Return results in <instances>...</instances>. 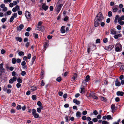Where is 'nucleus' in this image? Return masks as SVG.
<instances>
[{
  "label": "nucleus",
  "mask_w": 124,
  "mask_h": 124,
  "mask_svg": "<svg viewBox=\"0 0 124 124\" xmlns=\"http://www.w3.org/2000/svg\"><path fill=\"white\" fill-rule=\"evenodd\" d=\"M42 22L41 21L39 22L37 25V30L42 31H44L45 30L44 27L42 25Z\"/></svg>",
  "instance_id": "f257e3e1"
},
{
  "label": "nucleus",
  "mask_w": 124,
  "mask_h": 124,
  "mask_svg": "<svg viewBox=\"0 0 124 124\" xmlns=\"http://www.w3.org/2000/svg\"><path fill=\"white\" fill-rule=\"evenodd\" d=\"M122 46L119 43H118L116 44L115 47V50L117 52H119L121 51Z\"/></svg>",
  "instance_id": "f03ea898"
},
{
  "label": "nucleus",
  "mask_w": 124,
  "mask_h": 124,
  "mask_svg": "<svg viewBox=\"0 0 124 124\" xmlns=\"http://www.w3.org/2000/svg\"><path fill=\"white\" fill-rule=\"evenodd\" d=\"M102 20L99 19L98 18L96 17L95 19V21L94 22V26L95 27H97L98 26L100 23L101 22Z\"/></svg>",
  "instance_id": "7ed1b4c3"
},
{
  "label": "nucleus",
  "mask_w": 124,
  "mask_h": 124,
  "mask_svg": "<svg viewBox=\"0 0 124 124\" xmlns=\"http://www.w3.org/2000/svg\"><path fill=\"white\" fill-rule=\"evenodd\" d=\"M96 46L93 44H91L89 47H88L87 50V52L89 53L91 50H94L96 48Z\"/></svg>",
  "instance_id": "20e7f679"
},
{
  "label": "nucleus",
  "mask_w": 124,
  "mask_h": 124,
  "mask_svg": "<svg viewBox=\"0 0 124 124\" xmlns=\"http://www.w3.org/2000/svg\"><path fill=\"white\" fill-rule=\"evenodd\" d=\"M25 16L28 20H30L31 18V16L30 13L29 12L26 11H25Z\"/></svg>",
  "instance_id": "39448f33"
},
{
  "label": "nucleus",
  "mask_w": 124,
  "mask_h": 124,
  "mask_svg": "<svg viewBox=\"0 0 124 124\" xmlns=\"http://www.w3.org/2000/svg\"><path fill=\"white\" fill-rule=\"evenodd\" d=\"M32 114L34 116V117L35 118H38L39 117V114L36 113V110L33 109L32 110Z\"/></svg>",
  "instance_id": "423d86ee"
},
{
  "label": "nucleus",
  "mask_w": 124,
  "mask_h": 124,
  "mask_svg": "<svg viewBox=\"0 0 124 124\" xmlns=\"http://www.w3.org/2000/svg\"><path fill=\"white\" fill-rule=\"evenodd\" d=\"M89 96L93 98L94 99L96 100L98 99V98L95 95V93H91L90 94Z\"/></svg>",
  "instance_id": "0eeeda50"
},
{
  "label": "nucleus",
  "mask_w": 124,
  "mask_h": 124,
  "mask_svg": "<svg viewBox=\"0 0 124 124\" xmlns=\"http://www.w3.org/2000/svg\"><path fill=\"white\" fill-rule=\"evenodd\" d=\"M96 17L98 18L99 19L101 20L103 19L102 13L101 12L99 13Z\"/></svg>",
  "instance_id": "6e6552de"
},
{
  "label": "nucleus",
  "mask_w": 124,
  "mask_h": 124,
  "mask_svg": "<svg viewBox=\"0 0 124 124\" xmlns=\"http://www.w3.org/2000/svg\"><path fill=\"white\" fill-rule=\"evenodd\" d=\"M3 64L1 63L0 64V73L4 71L5 69L3 67Z\"/></svg>",
  "instance_id": "1a4fd4ad"
},
{
  "label": "nucleus",
  "mask_w": 124,
  "mask_h": 124,
  "mask_svg": "<svg viewBox=\"0 0 124 124\" xmlns=\"http://www.w3.org/2000/svg\"><path fill=\"white\" fill-rule=\"evenodd\" d=\"M63 6L62 4H60L59 5H58L56 7V10L58 12H59L61 10V8Z\"/></svg>",
  "instance_id": "9d476101"
},
{
  "label": "nucleus",
  "mask_w": 124,
  "mask_h": 124,
  "mask_svg": "<svg viewBox=\"0 0 124 124\" xmlns=\"http://www.w3.org/2000/svg\"><path fill=\"white\" fill-rule=\"evenodd\" d=\"M19 10V6L18 5H16L15 8H13L12 10L13 12H15L17 10Z\"/></svg>",
  "instance_id": "9b49d317"
},
{
  "label": "nucleus",
  "mask_w": 124,
  "mask_h": 124,
  "mask_svg": "<svg viewBox=\"0 0 124 124\" xmlns=\"http://www.w3.org/2000/svg\"><path fill=\"white\" fill-rule=\"evenodd\" d=\"M124 94V93L123 92L118 91L116 92V95L118 96H122Z\"/></svg>",
  "instance_id": "f8f14e48"
},
{
  "label": "nucleus",
  "mask_w": 124,
  "mask_h": 124,
  "mask_svg": "<svg viewBox=\"0 0 124 124\" xmlns=\"http://www.w3.org/2000/svg\"><path fill=\"white\" fill-rule=\"evenodd\" d=\"M42 8L44 10H46L48 8V7L47 6H46L45 3H43Z\"/></svg>",
  "instance_id": "ddd939ff"
},
{
  "label": "nucleus",
  "mask_w": 124,
  "mask_h": 124,
  "mask_svg": "<svg viewBox=\"0 0 124 124\" xmlns=\"http://www.w3.org/2000/svg\"><path fill=\"white\" fill-rule=\"evenodd\" d=\"M115 85L116 86H120L121 84L120 82L116 79L115 82Z\"/></svg>",
  "instance_id": "4468645a"
},
{
  "label": "nucleus",
  "mask_w": 124,
  "mask_h": 124,
  "mask_svg": "<svg viewBox=\"0 0 124 124\" xmlns=\"http://www.w3.org/2000/svg\"><path fill=\"white\" fill-rule=\"evenodd\" d=\"M110 31L111 34L112 35H115L116 34V31L113 28L111 29Z\"/></svg>",
  "instance_id": "2eb2a0df"
},
{
  "label": "nucleus",
  "mask_w": 124,
  "mask_h": 124,
  "mask_svg": "<svg viewBox=\"0 0 124 124\" xmlns=\"http://www.w3.org/2000/svg\"><path fill=\"white\" fill-rule=\"evenodd\" d=\"M65 27L64 26H62V27L60 30L61 32L62 33H64L65 32Z\"/></svg>",
  "instance_id": "dca6fc26"
},
{
  "label": "nucleus",
  "mask_w": 124,
  "mask_h": 124,
  "mask_svg": "<svg viewBox=\"0 0 124 124\" xmlns=\"http://www.w3.org/2000/svg\"><path fill=\"white\" fill-rule=\"evenodd\" d=\"M77 77V75L76 73H74L72 77V79L74 81Z\"/></svg>",
  "instance_id": "f3484780"
},
{
  "label": "nucleus",
  "mask_w": 124,
  "mask_h": 124,
  "mask_svg": "<svg viewBox=\"0 0 124 124\" xmlns=\"http://www.w3.org/2000/svg\"><path fill=\"white\" fill-rule=\"evenodd\" d=\"M73 101L74 103H76L77 105H79L80 103V102L79 101H78L76 99H74Z\"/></svg>",
  "instance_id": "a211bd4d"
},
{
  "label": "nucleus",
  "mask_w": 124,
  "mask_h": 124,
  "mask_svg": "<svg viewBox=\"0 0 124 124\" xmlns=\"http://www.w3.org/2000/svg\"><path fill=\"white\" fill-rule=\"evenodd\" d=\"M23 24H20L19 27H17V30H18L20 31L23 28Z\"/></svg>",
  "instance_id": "6ab92c4d"
},
{
  "label": "nucleus",
  "mask_w": 124,
  "mask_h": 124,
  "mask_svg": "<svg viewBox=\"0 0 124 124\" xmlns=\"http://www.w3.org/2000/svg\"><path fill=\"white\" fill-rule=\"evenodd\" d=\"M112 12H113L115 13L118 10V8L116 7H113L112 8Z\"/></svg>",
  "instance_id": "aec40b11"
},
{
  "label": "nucleus",
  "mask_w": 124,
  "mask_h": 124,
  "mask_svg": "<svg viewBox=\"0 0 124 124\" xmlns=\"http://www.w3.org/2000/svg\"><path fill=\"white\" fill-rule=\"evenodd\" d=\"M37 89V87L35 86H33L31 87V90L33 91Z\"/></svg>",
  "instance_id": "412c9836"
},
{
  "label": "nucleus",
  "mask_w": 124,
  "mask_h": 124,
  "mask_svg": "<svg viewBox=\"0 0 124 124\" xmlns=\"http://www.w3.org/2000/svg\"><path fill=\"white\" fill-rule=\"evenodd\" d=\"M81 115V112L79 111L77 112L76 114V116L78 118L80 117Z\"/></svg>",
  "instance_id": "4be33fe9"
},
{
  "label": "nucleus",
  "mask_w": 124,
  "mask_h": 124,
  "mask_svg": "<svg viewBox=\"0 0 124 124\" xmlns=\"http://www.w3.org/2000/svg\"><path fill=\"white\" fill-rule=\"evenodd\" d=\"M26 62H25L24 61H23L21 63V65L23 66V68L24 69H25L26 68Z\"/></svg>",
  "instance_id": "5701e85b"
},
{
  "label": "nucleus",
  "mask_w": 124,
  "mask_h": 124,
  "mask_svg": "<svg viewBox=\"0 0 124 124\" xmlns=\"http://www.w3.org/2000/svg\"><path fill=\"white\" fill-rule=\"evenodd\" d=\"M122 36V35L121 34H119L118 35H115L114 36V38L116 39H117L119 37H121Z\"/></svg>",
  "instance_id": "b1692460"
},
{
  "label": "nucleus",
  "mask_w": 124,
  "mask_h": 124,
  "mask_svg": "<svg viewBox=\"0 0 124 124\" xmlns=\"http://www.w3.org/2000/svg\"><path fill=\"white\" fill-rule=\"evenodd\" d=\"M114 46L113 45H109L108 47L107 50L108 51L111 50L113 47Z\"/></svg>",
  "instance_id": "393cba45"
},
{
  "label": "nucleus",
  "mask_w": 124,
  "mask_h": 124,
  "mask_svg": "<svg viewBox=\"0 0 124 124\" xmlns=\"http://www.w3.org/2000/svg\"><path fill=\"white\" fill-rule=\"evenodd\" d=\"M40 108H37V111L38 113H40L41 111V109H42L43 107L42 106L40 107Z\"/></svg>",
  "instance_id": "a878e982"
},
{
  "label": "nucleus",
  "mask_w": 124,
  "mask_h": 124,
  "mask_svg": "<svg viewBox=\"0 0 124 124\" xmlns=\"http://www.w3.org/2000/svg\"><path fill=\"white\" fill-rule=\"evenodd\" d=\"M84 86L83 87L81 88V90L80 91V92L81 93H84L85 92V89L84 88Z\"/></svg>",
  "instance_id": "bb28decb"
},
{
  "label": "nucleus",
  "mask_w": 124,
  "mask_h": 124,
  "mask_svg": "<svg viewBox=\"0 0 124 124\" xmlns=\"http://www.w3.org/2000/svg\"><path fill=\"white\" fill-rule=\"evenodd\" d=\"M18 52L19 55L20 56H21L22 55H23L24 54V52L22 51H21L19 52V51H18Z\"/></svg>",
  "instance_id": "cd10ccee"
},
{
  "label": "nucleus",
  "mask_w": 124,
  "mask_h": 124,
  "mask_svg": "<svg viewBox=\"0 0 124 124\" xmlns=\"http://www.w3.org/2000/svg\"><path fill=\"white\" fill-rule=\"evenodd\" d=\"M90 79V77L89 75H87L86 77L85 80L86 82H88Z\"/></svg>",
  "instance_id": "c85d7f7f"
},
{
  "label": "nucleus",
  "mask_w": 124,
  "mask_h": 124,
  "mask_svg": "<svg viewBox=\"0 0 124 124\" xmlns=\"http://www.w3.org/2000/svg\"><path fill=\"white\" fill-rule=\"evenodd\" d=\"M17 81L19 83H21L22 82V80L20 78H17Z\"/></svg>",
  "instance_id": "c756f323"
},
{
  "label": "nucleus",
  "mask_w": 124,
  "mask_h": 124,
  "mask_svg": "<svg viewBox=\"0 0 124 124\" xmlns=\"http://www.w3.org/2000/svg\"><path fill=\"white\" fill-rule=\"evenodd\" d=\"M16 39L17 41L21 42L22 41V39L21 38L19 37H17L16 38Z\"/></svg>",
  "instance_id": "7c9ffc66"
},
{
  "label": "nucleus",
  "mask_w": 124,
  "mask_h": 124,
  "mask_svg": "<svg viewBox=\"0 0 124 124\" xmlns=\"http://www.w3.org/2000/svg\"><path fill=\"white\" fill-rule=\"evenodd\" d=\"M16 59L15 58H13L12 60V63L13 64H15L16 62Z\"/></svg>",
  "instance_id": "2f4dec72"
},
{
  "label": "nucleus",
  "mask_w": 124,
  "mask_h": 124,
  "mask_svg": "<svg viewBox=\"0 0 124 124\" xmlns=\"http://www.w3.org/2000/svg\"><path fill=\"white\" fill-rule=\"evenodd\" d=\"M107 119L108 120L112 119V118L111 117V116L110 115H108L107 116Z\"/></svg>",
  "instance_id": "473e14b6"
},
{
  "label": "nucleus",
  "mask_w": 124,
  "mask_h": 124,
  "mask_svg": "<svg viewBox=\"0 0 124 124\" xmlns=\"http://www.w3.org/2000/svg\"><path fill=\"white\" fill-rule=\"evenodd\" d=\"M101 100L104 101H106V99L104 97L101 96Z\"/></svg>",
  "instance_id": "72a5a7b5"
},
{
  "label": "nucleus",
  "mask_w": 124,
  "mask_h": 124,
  "mask_svg": "<svg viewBox=\"0 0 124 124\" xmlns=\"http://www.w3.org/2000/svg\"><path fill=\"white\" fill-rule=\"evenodd\" d=\"M32 99L33 100H35L36 99V96L35 95H33L32 96Z\"/></svg>",
  "instance_id": "f704fd0d"
},
{
  "label": "nucleus",
  "mask_w": 124,
  "mask_h": 124,
  "mask_svg": "<svg viewBox=\"0 0 124 124\" xmlns=\"http://www.w3.org/2000/svg\"><path fill=\"white\" fill-rule=\"evenodd\" d=\"M112 13L111 11H109L108 12V16L109 17H110L112 15Z\"/></svg>",
  "instance_id": "c9c22d12"
},
{
  "label": "nucleus",
  "mask_w": 124,
  "mask_h": 124,
  "mask_svg": "<svg viewBox=\"0 0 124 124\" xmlns=\"http://www.w3.org/2000/svg\"><path fill=\"white\" fill-rule=\"evenodd\" d=\"M111 109L113 111H114L115 109V105L112 104L111 106Z\"/></svg>",
  "instance_id": "e433bc0d"
},
{
  "label": "nucleus",
  "mask_w": 124,
  "mask_h": 124,
  "mask_svg": "<svg viewBox=\"0 0 124 124\" xmlns=\"http://www.w3.org/2000/svg\"><path fill=\"white\" fill-rule=\"evenodd\" d=\"M4 2L5 3H7L8 2H10L11 1V0H4Z\"/></svg>",
  "instance_id": "4c0bfd02"
},
{
  "label": "nucleus",
  "mask_w": 124,
  "mask_h": 124,
  "mask_svg": "<svg viewBox=\"0 0 124 124\" xmlns=\"http://www.w3.org/2000/svg\"><path fill=\"white\" fill-rule=\"evenodd\" d=\"M102 124H109V123L106 121H102Z\"/></svg>",
  "instance_id": "58836bf2"
},
{
  "label": "nucleus",
  "mask_w": 124,
  "mask_h": 124,
  "mask_svg": "<svg viewBox=\"0 0 124 124\" xmlns=\"http://www.w3.org/2000/svg\"><path fill=\"white\" fill-rule=\"evenodd\" d=\"M12 79L13 81L14 82H15L16 81L17 79V78L15 76L13 78L11 79Z\"/></svg>",
  "instance_id": "ea45409f"
},
{
  "label": "nucleus",
  "mask_w": 124,
  "mask_h": 124,
  "mask_svg": "<svg viewBox=\"0 0 124 124\" xmlns=\"http://www.w3.org/2000/svg\"><path fill=\"white\" fill-rule=\"evenodd\" d=\"M116 28L118 30H120L121 29V27L120 25H118L116 27Z\"/></svg>",
  "instance_id": "a19ab883"
},
{
  "label": "nucleus",
  "mask_w": 124,
  "mask_h": 124,
  "mask_svg": "<svg viewBox=\"0 0 124 124\" xmlns=\"http://www.w3.org/2000/svg\"><path fill=\"white\" fill-rule=\"evenodd\" d=\"M16 86L17 88H19L21 86V85L20 83H18L17 84Z\"/></svg>",
  "instance_id": "79ce46f5"
},
{
  "label": "nucleus",
  "mask_w": 124,
  "mask_h": 124,
  "mask_svg": "<svg viewBox=\"0 0 124 124\" xmlns=\"http://www.w3.org/2000/svg\"><path fill=\"white\" fill-rule=\"evenodd\" d=\"M48 44L46 42L45 43V45L44 46V47L45 48V49L46 50V48L48 46Z\"/></svg>",
  "instance_id": "37998d69"
},
{
  "label": "nucleus",
  "mask_w": 124,
  "mask_h": 124,
  "mask_svg": "<svg viewBox=\"0 0 124 124\" xmlns=\"http://www.w3.org/2000/svg\"><path fill=\"white\" fill-rule=\"evenodd\" d=\"M6 18H3L2 19L1 21L2 23H4L6 21Z\"/></svg>",
  "instance_id": "c03bdc74"
},
{
  "label": "nucleus",
  "mask_w": 124,
  "mask_h": 124,
  "mask_svg": "<svg viewBox=\"0 0 124 124\" xmlns=\"http://www.w3.org/2000/svg\"><path fill=\"white\" fill-rule=\"evenodd\" d=\"M5 51L3 49L1 50V53L2 54H3L5 53Z\"/></svg>",
  "instance_id": "a18cd8bd"
},
{
  "label": "nucleus",
  "mask_w": 124,
  "mask_h": 124,
  "mask_svg": "<svg viewBox=\"0 0 124 124\" xmlns=\"http://www.w3.org/2000/svg\"><path fill=\"white\" fill-rule=\"evenodd\" d=\"M14 17L13 16H11L10 19V22H12L13 21V20L14 19Z\"/></svg>",
  "instance_id": "49530a36"
},
{
  "label": "nucleus",
  "mask_w": 124,
  "mask_h": 124,
  "mask_svg": "<svg viewBox=\"0 0 124 124\" xmlns=\"http://www.w3.org/2000/svg\"><path fill=\"white\" fill-rule=\"evenodd\" d=\"M87 82L86 81L84 80L82 82V84L83 85H84L85 86V85H86V82Z\"/></svg>",
  "instance_id": "de8ad7c7"
},
{
  "label": "nucleus",
  "mask_w": 124,
  "mask_h": 124,
  "mask_svg": "<svg viewBox=\"0 0 124 124\" xmlns=\"http://www.w3.org/2000/svg\"><path fill=\"white\" fill-rule=\"evenodd\" d=\"M26 73L25 71H23L21 73V75L22 76H24L25 75Z\"/></svg>",
  "instance_id": "09e8293b"
},
{
  "label": "nucleus",
  "mask_w": 124,
  "mask_h": 124,
  "mask_svg": "<svg viewBox=\"0 0 124 124\" xmlns=\"http://www.w3.org/2000/svg\"><path fill=\"white\" fill-rule=\"evenodd\" d=\"M37 105L39 106L40 107L41 106H41V102L39 101H38L37 103Z\"/></svg>",
  "instance_id": "8fccbe9b"
},
{
  "label": "nucleus",
  "mask_w": 124,
  "mask_h": 124,
  "mask_svg": "<svg viewBox=\"0 0 124 124\" xmlns=\"http://www.w3.org/2000/svg\"><path fill=\"white\" fill-rule=\"evenodd\" d=\"M123 7V5L121 4H120L119 5V7L120 9L122 8Z\"/></svg>",
  "instance_id": "3c124183"
},
{
  "label": "nucleus",
  "mask_w": 124,
  "mask_h": 124,
  "mask_svg": "<svg viewBox=\"0 0 124 124\" xmlns=\"http://www.w3.org/2000/svg\"><path fill=\"white\" fill-rule=\"evenodd\" d=\"M21 108V106L20 105H18L16 107L17 109L19 110Z\"/></svg>",
  "instance_id": "603ef678"
},
{
  "label": "nucleus",
  "mask_w": 124,
  "mask_h": 124,
  "mask_svg": "<svg viewBox=\"0 0 124 124\" xmlns=\"http://www.w3.org/2000/svg\"><path fill=\"white\" fill-rule=\"evenodd\" d=\"M12 16H13V17L14 18H16L17 17V14L16 13H15L14 14H13Z\"/></svg>",
  "instance_id": "864d4df0"
},
{
  "label": "nucleus",
  "mask_w": 124,
  "mask_h": 124,
  "mask_svg": "<svg viewBox=\"0 0 124 124\" xmlns=\"http://www.w3.org/2000/svg\"><path fill=\"white\" fill-rule=\"evenodd\" d=\"M5 7V5L4 4H2L0 5V7L1 8H3Z\"/></svg>",
  "instance_id": "5fc2aeb1"
},
{
  "label": "nucleus",
  "mask_w": 124,
  "mask_h": 124,
  "mask_svg": "<svg viewBox=\"0 0 124 124\" xmlns=\"http://www.w3.org/2000/svg\"><path fill=\"white\" fill-rule=\"evenodd\" d=\"M69 19L68 17L67 16H66L64 19V21H66L67 20Z\"/></svg>",
  "instance_id": "6e6d98bb"
},
{
  "label": "nucleus",
  "mask_w": 124,
  "mask_h": 124,
  "mask_svg": "<svg viewBox=\"0 0 124 124\" xmlns=\"http://www.w3.org/2000/svg\"><path fill=\"white\" fill-rule=\"evenodd\" d=\"M16 61L18 63H20L21 62V60L19 58L17 59L16 60Z\"/></svg>",
  "instance_id": "4d7b16f0"
},
{
  "label": "nucleus",
  "mask_w": 124,
  "mask_h": 124,
  "mask_svg": "<svg viewBox=\"0 0 124 124\" xmlns=\"http://www.w3.org/2000/svg\"><path fill=\"white\" fill-rule=\"evenodd\" d=\"M61 80V78L60 77H58L56 79V80L58 82H60Z\"/></svg>",
  "instance_id": "13d9d810"
},
{
  "label": "nucleus",
  "mask_w": 124,
  "mask_h": 124,
  "mask_svg": "<svg viewBox=\"0 0 124 124\" xmlns=\"http://www.w3.org/2000/svg\"><path fill=\"white\" fill-rule=\"evenodd\" d=\"M93 113L95 115H97L98 114L97 111L96 110L93 111Z\"/></svg>",
  "instance_id": "bf43d9fd"
},
{
  "label": "nucleus",
  "mask_w": 124,
  "mask_h": 124,
  "mask_svg": "<svg viewBox=\"0 0 124 124\" xmlns=\"http://www.w3.org/2000/svg\"><path fill=\"white\" fill-rule=\"evenodd\" d=\"M7 13L8 15H10L11 13V11H8L7 12Z\"/></svg>",
  "instance_id": "052dcab7"
},
{
  "label": "nucleus",
  "mask_w": 124,
  "mask_h": 124,
  "mask_svg": "<svg viewBox=\"0 0 124 124\" xmlns=\"http://www.w3.org/2000/svg\"><path fill=\"white\" fill-rule=\"evenodd\" d=\"M87 111L86 110L84 111H83L82 112V114L84 115H86L87 114Z\"/></svg>",
  "instance_id": "680f3d73"
},
{
  "label": "nucleus",
  "mask_w": 124,
  "mask_h": 124,
  "mask_svg": "<svg viewBox=\"0 0 124 124\" xmlns=\"http://www.w3.org/2000/svg\"><path fill=\"white\" fill-rule=\"evenodd\" d=\"M34 37L35 38H38V34L36 33H34Z\"/></svg>",
  "instance_id": "e2e57ef3"
},
{
  "label": "nucleus",
  "mask_w": 124,
  "mask_h": 124,
  "mask_svg": "<svg viewBox=\"0 0 124 124\" xmlns=\"http://www.w3.org/2000/svg\"><path fill=\"white\" fill-rule=\"evenodd\" d=\"M108 41L107 39L106 38H105L103 39V41L105 43H106Z\"/></svg>",
  "instance_id": "0e129e2a"
},
{
  "label": "nucleus",
  "mask_w": 124,
  "mask_h": 124,
  "mask_svg": "<svg viewBox=\"0 0 124 124\" xmlns=\"http://www.w3.org/2000/svg\"><path fill=\"white\" fill-rule=\"evenodd\" d=\"M82 119L83 120H85L86 119V117L85 116H84L82 117Z\"/></svg>",
  "instance_id": "69168bd1"
},
{
  "label": "nucleus",
  "mask_w": 124,
  "mask_h": 124,
  "mask_svg": "<svg viewBox=\"0 0 124 124\" xmlns=\"http://www.w3.org/2000/svg\"><path fill=\"white\" fill-rule=\"evenodd\" d=\"M114 4V2L112 1L110 3V4L111 6H113Z\"/></svg>",
  "instance_id": "338daca9"
},
{
  "label": "nucleus",
  "mask_w": 124,
  "mask_h": 124,
  "mask_svg": "<svg viewBox=\"0 0 124 124\" xmlns=\"http://www.w3.org/2000/svg\"><path fill=\"white\" fill-rule=\"evenodd\" d=\"M118 23H119V24L121 25H122L124 24V22L123 21H120Z\"/></svg>",
  "instance_id": "774afa93"
}]
</instances>
